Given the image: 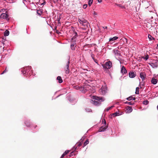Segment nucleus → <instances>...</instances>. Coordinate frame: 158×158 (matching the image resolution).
Returning a JSON list of instances; mask_svg holds the SVG:
<instances>
[{"label":"nucleus","mask_w":158,"mask_h":158,"mask_svg":"<svg viewBox=\"0 0 158 158\" xmlns=\"http://www.w3.org/2000/svg\"><path fill=\"white\" fill-rule=\"evenodd\" d=\"M57 79L58 81V82L61 83L63 82V80L61 77L60 76H58L57 78Z\"/></svg>","instance_id":"18"},{"label":"nucleus","mask_w":158,"mask_h":158,"mask_svg":"<svg viewBox=\"0 0 158 158\" xmlns=\"http://www.w3.org/2000/svg\"><path fill=\"white\" fill-rule=\"evenodd\" d=\"M73 152H71V153L70 156H71L72 155H73Z\"/></svg>","instance_id":"49"},{"label":"nucleus","mask_w":158,"mask_h":158,"mask_svg":"<svg viewBox=\"0 0 158 158\" xmlns=\"http://www.w3.org/2000/svg\"><path fill=\"white\" fill-rule=\"evenodd\" d=\"M87 6V4H84L83 5V8L84 9H85Z\"/></svg>","instance_id":"40"},{"label":"nucleus","mask_w":158,"mask_h":158,"mask_svg":"<svg viewBox=\"0 0 158 158\" xmlns=\"http://www.w3.org/2000/svg\"><path fill=\"white\" fill-rule=\"evenodd\" d=\"M120 115V114L117 112L111 114V115L113 117H115L116 116H119Z\"/></svg>","instance_id":"17"},{"label":"nucleus","mask_w":158,"mask_h":158,"mask_svg":"<svg viewBox=\"0 0 158 158\" xmlns=\"http://www.w3.org/2000/svg\"><path fill=\"white\" fill-rule=\"evenodd\" d=\"M151 66L153 68H157L158 66V64L157 63H152Z\"/></svg>","instance_id":"20"},{"label":"nucleus","mask_w":158,"mask_h":158,"mask_svg":"<svg viewBox=\"0 0 158 158\" xmlns=\"http://www.w3.org/2000/svg\"><path fill=\"white\" fill-rule=\"evenodd\" d=\"M91 56L93 60H94V59H95V58H94V56L93 54L91 55Z\"/></svg>","instance_id":"42"},{"label":"nucleus","mask_w":158,"mask_h":158,"mask_svg":"<svg viewBox=\"0 0 158 158\" xmlns=\"http://www.w3.org/2000/svg\"><path fill=\"white\" fill-rule=\"evenodd\" d=\"M95 100L93 101V104L97 106H98L101 104V102L104 101V99L102 97H98L96 96L94 97Z\"/></svg>","instance_id":"1"},{"label":"nucleus","mask_w":158,"mask_h":158,"mask_svg":"<svg viewBox=\"0 0 158 158\" xmlns=\"http://www.w3.org/2000/svg\"><path fill=\"white\" fill-rule=\"evenodd\" d=\"M99 2H101L102 1V0H97Z\"/></svg>","instance_id":"46"},{"label":"nucleus","mask_w":158,"mask_h":158,"mask_svg":"<svg viewBox=\"0 0 158 158\" xmlns=\"http://www.w3.org/2000/svg\"><path fill=\"white\" fill-rule=\"evenodd\" d=\"M107 88L106 87H102L99 90L100 93L102 95L105 94L107 92Z\"/></svg>","instance_id":"3"},{"label":"nucleus","mask_w":158,"mask_h":158,"mask_svg":"<svg viewBox=\"0 0 158 158\" xmlns=\"http://www.w3.org/2000/svg\"><path fill=\"white\" fill-rule=\"evenodd\" d=\"M149 103V102L148 100L144 101L143 102V104L144 105H147Z\"/></svg>","instance_id":"30"},{"label":"nucleus","mask_w":158,"mask_h":158,"mask_svg":"<svg viewBox=\"0 0 158 158\" xmlns=\"http://www.w3.org/2000/svg\"><path fill=\"white\" fill-rule=\"evenodd\" d=\"M25 123L27 127H30L31 125V123L29 121H26L25 122Z\"/></svg>","instance_id":"21"},{"label":"nucleus","mask_w":158,"mask_h":158,"mask_svg":"<svg viewBox=\"0 0 158 158\" xmlns=\"http://www.w3.org/2000/svg\"><path fill=\"white\" fill-rule=\"evenodd\" d=\"M37 127V125H36L35 127V128L36 127Z\"/></svg>","instance_id":"52"},{"label":"nucleus","mask_w":158,"mask_h":158,"mask_svg":"<svg viewBox=\"0 0 158 158\" xmlns=\"http://www.w3.org/2000/svg\"><path fill=\"white\" fill-rule=\"evenodd\" d=\"M140 76L142 79V81H143L146 79V75L145 73L144 72H141L140 73Z\"/></svg>","instance_id":"5"},{"label":"nucleus","mask_w":158,"mask_h":158,"mask_svg":"<svg viewBox=\"0 0 158 158\" xmlns=\"http://www.w3.org/2000/svg\"><path fill=\"white\" fill-rule=\"evenodd\" d=\"M148 38L150 40H154L155 39L154 37H152L151 35H148Z\"/></svg>","instance_id":"28"},{"label":"nucleus","mask_w":158,"mask_h":158,"mask_svg":"<svg viewBox=\"0 0 158 158\" xmlns=\"http://www.w3.org/2000/svg\"><path fill=\"white\" fill-rule=\"evenodd\" d=\"M133 100H135V98H134L133 97V98L132 99Z\"/></svg>","instance_id":"50"},{"label":"nucleus","mask_w":158,"mask_h":158,"mask_svg":"<svg viewBox=\"0 0 158 158\" xmlns=\"http://www.w3.org/2000/svg\"><path fill=\"white\" fill-rule=\"evenodd\" d=\"M112 62L110 61H108L106 62L104 64H102L103 68L106 69H110L112 67Z\"/></svg>","instance_id":"2"},{"label":"nucleus","mask_w":158,"mask_h":158,"mask_svg":"<svg viewBox=\"0 0 158 158\" xmlns=\"http://www.w3.org/2000/svg\"><path fill=\"white\" fill-rule=\"evenodd\" d=\"M26 71H27V73H28V70L31 69V66H28L27 67L25 68Z\"/></svg>","instance_id":"32"},{"label":"nucleus","mask_w":158,"mask_h":158,"mask_svg":"<svg viewBox=\"0 0 158 158\" xmlns=\"http://www.w3.org/2000/svg\"><path fill=\"white\" fill-rule=\"evenodd\" d=\"M88 23L87 20L82 18V21L81 24L85 26H87Z\"/></svg>","instance_id":"9"},{"label":"nucleus","mask_w":158,"mask_h":158,"mask_svg":"<svg viewBox=\"0 0 158 158\" xmlns=\"http://www.w3.org/2000/svg\"><path fill=\"white\" fill-rule=\"evenodd\" d=\"M8 16V15L6 13H2L0 16V18L3 19H7Z\"/></svg>","instance_id":"7"},{"label":"nucleus","mask_w":158,"mask_h":158,"mask_svg":"<svg viewBox=\"0 0 158 158\" xmlns=\"http://www.w3.org/2000/svg\"><path fill=\"white\" fill-rule=\"evenodd\" d=\"M114 106H111L108 107L105 110L107 111H108L109 110L112 109Z\"/></svg>","instance_id":"26"},{"label":"nucleus","mask_w":158,"mask_h":158,"mask_svg":"<svg viewBox=\"0 0 158 158\" xmlns=\"http://www.w3.org/2000/svg\"><path fill=\"white\" fill-rule=\"evenodd\" d=\"M125 103L126 104H127L130 105H133V103H132L131 102H125Z\"/></svg>","instance_id":"35"},{"label":"nucleus","mask_w":158,"mask_h":158,"mask_svg":"<svg viewBox=\"0 0 158 158\" xmlns=\"http://www.w3.org/2000/svg\"><path fill=\"white\" fill-rule=\"evenodd\" d=\"M76 46V43H71V48L72 50H75V48Z\"/></svg>","instance_id":"12"},{"label":"nucleus","mask_w":158,"mask_h":158,"mask_svg":"<svg viewBox=\"0 0 158 158\" xmlns=\"http://www.w3.org/2000/svg\"><path fill=\"white\" fill-rule=\"evenodd\" d=\"M75 34H76V35H77V32L75 33ZM75 35L73 36L71 39V43H76V37H75Z\"/></svg>","instance_id":"14"},{"label":"nucleus","mask_w":158,"mask_h":158,"mask_svg":"<svg viewBox=\"0 0 158 158\" xmlns=\"http://www.w3.org/2000/svg\"><path fill=\"white\" fill-rule=\"evenodd\" d=\"M80 88H81V87H79V86L77 87V89H80Z\"/></svg>","instance_id":"45"},{"label":"nucleus","mask_w":158,"mask_h":158,"mask_svg":"<svg viewBox=\"0 0 158 158\" xmlns=\"http://www.w3.org/2000/svg\"><path fill=\"white\" fill-rule=\"evenodd\" d=\"M126 109V111L127 113H130L133 110L132 108L129 106H127Z\"/></svg>","instance_id":"10"},{"label":"nucleus","mask_w":158,"mask_h":158,"mask_svg":"<svg viewBox=\"0 0 158 158\" xmlns=\"http://www.w3.org/2000/svg\"><path fill=\"white\" fill-rule=\"evenodd\" d=\"M56 1H57L58 0H55Z\"/></svg>","instance_id":"58"},{"label":"nucleus","mask_w":158,"mask_h":158,"mask_svg":"<svg viewBox=\"0 0 158 158\" xmlns=\"http://www.w3.org/2000/svg\"><path fill=\"white\" fill-rule=\"evenodd\" d=\"M103 120H104V124L106 125V122L105 119L103 120L102 121L103 122Z\"/></svg>","instance_id":"44"},{"label":"nucleus","mask_w":158,"mask_h":158,"mask_svg":"<svg viewBox=\"0 0 158 158\" xmlns=\"http://www.w3.org/2000/svg\"><path fill=\"white\" fill-rule=\"evenodd\" d=\"M81 145H82V143H81V142H80L77 143H76L77 146L76 147V148H77V147H80L81 146Z\"/></svg>","instance_id":"25"},{"label":"nucleus","mask_w":158,"mask_h":158,"mask_svg":"<svg viewBox=\"0 0 158 158\" xmlns=\"http://www.w3.org/2000/svg\"><path fill=\"white\" fill-rule=\"evenodd\" d=\"M157 47H158V44H157Z\"/></svg>","instance_id":"54"},{"label":"nucleus","mask_w":158,"mask_h":158,"mask_svg":"<svg viewBox=\"0 0 158 158\" xmlns=\"http://www.w3.org/2000/svg\"><path fill=\"white\" fill-rule=\"evenodd\" d=\"M129 77L130 78L134 77L135 76V74L133 72H130L129 73Z\"/></svg>","instance_id":"11"},{"label":"nucleus","mask_w":158,"mask_h":158,"mask_svg":"<svg viewBox=\"0 0 158 158\" xmlns=\"http://www.w3.org/2000/svg\"><path fill=\"white\" fill-rule=\"evenodd\" d=\"M149 56L148 55V54H147V55L145 57H142V58H143L144 59H145L146 60H147L148 59Z\"/></svg>","instance_id":"36"},{"label":"nucleus","mask_w":158,"mask_h":158,"mask_svg":"<svg viewBox=\"0 0 158 158\" xmlns=\"http://www.w3.org/2000/svg\"><path fill=\"white\" fill-rule=\"evenodd\" d=\"M157 109H158V106H157Z\"/></svg>","instance_id":"55"},{"label":"nucleus","mask_w":158,"mask_h":158,"mask_svg":"<svg viewBox=\"0 0 158 158\" xmlns=\"http://www.w3.org/2000/svg\"><path fill=\"white\" fill-rule=\"evenodd\" d=\"M83 88L86 91H89L92 88V87L88 85H86L84 86Z\"/></svg>","instance_id":"6"},{"label":"nucleus","mask_w":158,"mask_h":158,"mask_svg":"<svg viewBox=\"0 0 158 158\" xmlns=\"http://www.w3.org/2000/svg\"><path fill=\"white\" fill-rule=\"evenodd\" d=\"M82 21V19H79L78 21L80 24H81Z\"/></svg>","instance_id":"39"},{"label":"nucleus","mask_w":158,"mask_h":158,"mask_svg":"<svg viewBox=\"0 0 158 158\" xmlns=\"http://www.w3.org/2000/svg\"><path fill=\"white\" fill-rule=\"evenodd\" d=\"M93 60L94 61L96 62V63H98V61L97 60L95 59H94V60Z\"/></svg>","instance_id":"43"},{"label":"nucleus","mask_w":158,"mask_h":158,"mask_svg":"<svg viewBox=\"0 0 158 158\" xmlns=\"http://www.w3.org/2000/svg\"><path fill=\"white\" fill-rule=\"evenodd\" d=\"M9 31L7 30H6L4 33V35L5 36H8L9 35Z\"/></svg>","instance_id":"22"},{"label":"nucleus","mask_w":158,"mask_h":158,"mask_svg":"<svg viewBox=\"0 0 158 158\" xmlns=\"http://www.w3.org/2000/svg\"><path fill=\"white\" fill-rule=\"evenodd\" d=\"M104 28H105V29H106L107 28V27H105Z\"/></svg>","instance_id":"53"},{"label":"nucleus","mask_w":158,"mask_h":158,"mask_svg":"<svg viewBox=\"0 0 158 158\" xmlns=\"http://www.w3.org/2000/svg\"><path fill=\"white\" fill-rule=\"evenodd\" d=\"M69 61H67L65 64V67L64 68L65 73L67 74H68L69 73Z\"/></svg>","instance_id":"4"},{"label":"nucleus","mask_w":158,"mask_h":158,"mask_svg":"<svg viewBox=\"0 0 158 158\" xmlns=\"http://www.w3.org/2000/svg\"><path fill=\"white\" fill-rule=\"evenodd\" d=\"M3 10H4V11H5V9H2V10H0V12H2V11Z\"/></svg>","instance_id":"48"},{"label":"nucleus","mask_w":158,"mask_h":158,"mask_svg":"<svg viewBox=\"0 0 158 158\" xmlns=\"http://www.w3.org/2000/svg\"><path fill=\"white\" fill-rule=\"evenodd\" d=\"M133 98V97L132 96H130L128 98H127V100L128 101L131 100Z\"/></svg>","instance_id":"34"},{"label":"nucleus","mask_w":158,"mask_h":158,"mask_svg":"<svg viewBox=\"0 0 158 158\" xmlns=\"http://www.w3.org/2000/svg\"><path fill=\"white\" fill-rule=\"evenodd\" d=\"M89 141L88 139H87L86 141L84 142L83 145V147L84 148L85 146L86 145L89 143Z\"/></svg>","instance_id":"23"},{"label":"nucleus","mask_w":158,"mask_h":158,"mask_svg":"<svg viewBox=\"0 0 158 158\" xmlns=\"http://www.w3.org/2000/svg\"><path fill=\"white\" fill-rule=\"evenodd\" d=\"M66 155L64 153L61 156L60 158H63V157H64Z\"/></svg>","instance_id":"41"},{"label":"nucleus","mask_w":158,"mask_h":158,"mask_svg":"<svg viewBox=\"0 0 158 158\" xmlns=\"http://www.w3.org/2000/svg\"><path fill=\"white\" fill-rule=\"evenodd\" d=\"M107 126L106 125H104L100 127L99 130V132H101L102 131H104L107 128Z\"/></svg>","instance_id":"8"},{"label":"nucleus","mask_w":158,"mask_h":158,"mask_svg":"<svg viewBox=\"0 0 158 158\" xmlns=\"http://www.w3.org/2000/svg\"><path fill=\"white\" fill-rule=\"evenodd\" d=\"M121 72L123 74H125L127 73V70L124 66H123L121 68Z\"/></svg>","instance_id":"13"},{"label":"nucleus","mask_w":158,"mask_h":158,"mask_svg":"<svg viewBox=\"0 0 158 158\" xmlns=\"http://www.w3.org/2000/svg\"><path fill=\"white\" fill-rule=\"evenodd\" d=\"M157 80L155 78H152L151 80V82L153 84H156L157 82Z\"/></svg>","instance_id":"15"},{"label":"nucleus","mask_w":158,"mask_h":158,"mask_svg":"<svg viewBox=\"0 0 158 158\" xmlns=\"http://www.w3.org/2000/svg\"><path fill=\"white\" fill-rule=\"evenodd\" d=\"M69 150H67V151H66L64 152V153L65 155H67V154H68L69 152Z\"/></svg>","instance_id":"37"},{"label":"nucleus","mask_w":158,"mask_h":158,"mask_svg":"<svg viewBox=\"0 0 158 158\" xmlns=\"http://www.w3.org/2000/svg\"><path fill=\"white\" fill-rule=\"evenodd\" d=\"M45 3H46L45 2V1H44V2H43V3L42 4H43V5H44V4H45Z\"/></svg>","instance_id":"47"},{"label":"nucleus","mask_w":158,"mask_h":158,"mask_svg":"<svg viewBox=\"0 0 158 158\" xmlns=\"http://www.w3.org/2000/svg\"><path fill=\"white\" fill-rule=\"evenodd\" d=\"M56 32L58 34H59V32L58 31H56Z\"/></svg>","instance_id":"51"},{"label":"nucleus","mask_w":158,"mask_h":158,"mask_svg":"<svg viewBox=\"0 0 158 158\" xmlns=\"http://www.w3.org/2000/svg\"><path fill=\"white\" fill-rule=\"evenodd\" d=\"M8 71V70L6 69V68L5 70L3 71V72L1 73V74H3L7 72Z\"/></svg>","instance_id":"38"},{"label":"nucleus","mask_w":158,"mask_h":158,"mask_svg":"<svg viewBox=\"0 0 158 158\" xmlns=\"http://www.w3.org/2000/svg\"><path fill=\"white\" fill-rule=\"evenodd\" d=\"M93 2V0H89L88 1V5L90 6L92 4Z\"/></svg>","instance_id":"27"},{"label":"nucleus","mask_w":158,"mask_h":158,"mask_svg":"<svg viewBox=\"0 0 158 158\" xmlns=\"http://www.w3.org/2000/svg\"><path fill=\"white\" fill-rule=\"evenodd\" d=\"M37 13L40 16L42 13L39 10H37Z\"/></svg>","instance_id":"33"},{"label":"nucleus","mask_w":158,"mask_h":158,"mask_svg":"<svg viewBox=\"0 0 158 158\" xmlns=\"http://www.w3.org/2000/svg\"><path fill=\"white\" fill-rule=\"evenodd\" d=\"M118 39L117 36H114L112 38H110L109 39V41L111 42L116 40Z\"/></svg>","instance_id":"19"},{"label":"nucleus","mask_w":158,"mask_h":158,"mask_svg":"<svg viewBox=\"0 0 158 158\" xmlns=\"http://www.w3.org/2000/svg\"><path fill=\"white\" fill-rule=\"evenodd\" d=\"M21 71L23 74H26L27 73L26 68H23V69H22Z\"/></svg>","instance_id":"24"},{"label":"nucleus","mask_w":158,"mask_h":158,"mask_svg":"<svg viewBox=\"0 0 158 158\" xmlns=\"http://www.w3.org/2000/svg\"><path fill=\"white\" fill-rule=\"evenodd\" d=\"M139 87H137L136 89V91L135 92V93L136 94H139Z\"/></svg>","instance_id":"29"},{"label":"nucleus","mask_w":158,"mask_h":158,"mask_svg":"<svg viewBox=\"0 0 158 158\" xmlns=\"http://www.w3.org/2000/svg\"><path fill=\"white\" fill-rule=\"evenodd\" d=\"M158 62V59H157V60H156Z\"/></svg>","instance_id":"57"},{"label":"nucleus","mask_w":158,"mask_h":158,"mask_svg":"<svg viewBox=\"0 0 158 158\" xmlns=\"http://www.w3.org/2000/svg\"><path fill=\"white\" fill-rule=\"evenodd\" d=\"M113 51L116 55H117V56L120 55V54L119 53V51H118V50L115 49L113 50Z\"/></svg>","instance_id":"16"},{"label":"nucleus","mask_w":158,"mask_h":158,"mask_svg":"<svg viewBox=\"0 0 158 158\" xmlns=\"http://www.w3.org/2000/svg\"><path fill=\"white\" fill-rule=\"evenodd\" d=\"M94 14H95V15H96V13H95V12H94Z\"/></svg>","instance_id":"56"},{"label":"nucleus","mask_w":158,"mask_h":158,"mask_svg":"<svg viewBox=\"0 0 158 158\" xmlns=\"http://www.w3.org/2000/svg\"><path fill=\"white\" fill-rule=\"evenodd\" d=\"M123 42L125 44H128L127 40L126 38H124L123 39Z\"/></svg>","instance_id":"31"}]
</instances>
